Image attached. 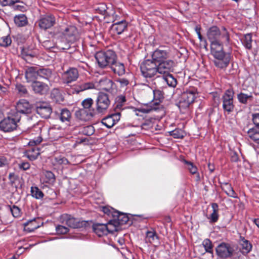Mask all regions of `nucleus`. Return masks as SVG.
Here are the masks:
<instances>
[{"label": "nucleus", "mask_w": 259, "mask_h": 259, "mask_svg": "<svg viewBox=\"0 0 259 259\" xmlns=\"http://www.w3.org/2000/svg\"><path fill=\"white\" fill-rule=\"evenodd\" d=\"M21 117L18 113H11L0 121V130L6 133L16 130Z\"/></svg>", "instance_id": "nucleus-1"}, {"label": "nucleus", "mask_w": 259, "mask_h": 259, "mask_svg": "<svg viewBox=\"0 0 259 259\" xmlns=\"http://www.w3.org/2000/svg\"><path fill=\"white\" fill-rule=\"evenodd\" d=\"M95 57L99 66L102 68L108 66H110L111 64L117 59L115 53L111 50L99 51L96 53Z\"/></svg>", "instance_id": "nucleus-2"}, {"label": "nucleus", "mask_w": 259, "mask_h": 259, "mask_svg": "<svg viewBox=\"0 0 259 259\" xmlns=\"http://www.w3.org/2000/svg\"><path fill=\"white\" fill-rule=\"evenodd\" d=\"M207 36L210 41H229V34L225 27L220 29L217 26L211 27L207 31Z\"/></svg>", "instance_id": "nucleus-3"}, {"label": "nucleus", "mask_w": 259, "mask_h": 259, "mask_svg": "<svg viewBox=\"0 0 259 259\" xmlns=\"http://www.w3.org/2000/svg\"><path fill=\"white\" fill-rule=\"evenodd\" d=\"M140 69L142 74L145 78H152L158 75L157 65L152 60H145L141 65Z\"/></svg>", "instance_id": "nucleus-4"}, {"label": "nucleus", "mask_w": 259, "mask_h": 259, "mask_svg": "<svg viewBox=\"0 0 259 259\" xmlns=\"http://www.w3.org/2000/svg\"><path fill=\"white\" fill-rule=\"evenodd\" d=\"M93 103V100L91 98L85 99L82 101L81 105L83 108L78 112L81 120H89L95 116L96 112L92 108Z\"/></svg>", "instance_id": "nucleus-5"}, {"label": "nucleus", "mask_w": 259, "mask_h": 259, "mask_svg": "<svg viewBox=\"0 0 259 259\" xmlns=\"http://www.w3.org/2000/svg\"><path fill=\"white\" fill-rule=\"evenodd\" d=\"M116 224H113L111 221H109L107 224H95L93 225V229L99 237H102L117 231Z\"/></svg>", "instance_id": "nucleus-6"}, {"label": "nucleus", "mask_w": 259, "mask_h": 259, "mask_svg": "<svg viewBox=\"0 0 259 259\" xmlns=\"http://www.w3.org/2000/svg\"><path fill=\"white\" fill-rule=\"evenodd\" d=\"M196 98V93L194 90L184 92L180 98L178 106L180 109L187 108Z\"/></svg>", "instance_id": "nucleus-7"}, {"label": "nucleus", "mask_w": 259, "mask_h": 259, "mask_svg": "<svg viewBox=\"0 0 259 259\" xmlns=\"http://www.w3.org/2000/svg\"><path fill=\"white\" fill-rule=\"evenodd\" d=\"M234 92L232 89L226 90L222 96L223 108L225 111L230 113L233 111Z\"/></svg>", "instance_id": "nucleus-8"}, {"label": "nucleus", "mask_w": 259, "mask_h": 259, "mask_svg": "<svg viewBox=\"0 0 259 259\" xmlns=\"http://www.w3.org/2000/svg\"><path fill=\"white\" fill-rule=\"evenodd\" d=\"M110 101L107 95L100 93L96 100V111L99 113H104L108 109Z\"/></svg>", "instance_id": "nucleus-9"}, {"label": "nucleus", "mask_w": 259, "mask_h": 259, "mask_svg": "<svg viewBox=\"0 0 259 259\" xmlns=\"http://www.w3.org/2000/svg\"><path fill=\"white\" fill-rule=\"evenodd\" d=\"M59 36L61 37V39L73 43L77 39L76 28L74 26H70L62 29Z\"/></svg>", "instance_id": "nucleus-10"}, {"label": "nucleus", "mask_w": 259, "mask_h": 259, "mask_svg": "<svg viewBox=\"0 0 259 259\" xmlns=\"http://www.w3.org/2000/svg\"><path fill=\"white\" fill-rule=\"evenodd\" d=\"M170 51L167 47H159L155 50L152 55V60L155 62L159 63L165 61L169 58Z\"/></svg>", "instance_id": "nucleus-11"}, {"label": "nucleus", "mask_w": 259, "mask_h": 259, "mask_svg": "<svg viewBox=\"0 0 259 259\" xmlns=\"http://www.w3.org/2000/svg\"><path fill=\"white\" fill-rule=\"evenodd\" d=\"M174 66L175 62L172 60L159 62L157 65L158 74L162 75L168 74L173 71Z\"/></svg>", "instance_id": "nucleus-12"}, {"label": "nucleus", "mask_w": 259, "mask_h": 259, "mask_svg": "<svg viewBox=\"0 0 259 259\" xmlns=\"http://www.w3.org/2000/svg\"><path fill=\"white\" fill-rule=\"evenodd\" d=\"M233 249L227 243H222L216 248L218 255L222 258H226L231 256L233 252Z\"/></svg>", "instance_id": "nucleus-13"}, {"label": "nucleus", "mask_w": 259, "mask_h": 259, "mask_svg": "<svg viewBox=\"0 0 259 259\" xmlns=\"http://www.w3.org/2000/svg\"><path fill=\"white\" fill-rule=\"evenodd\" d=\"M36 111L41 117L48 118L50 117L52 109L49 103L42 102L37 104Z\"/></svg>", "instance_id": "nucleus-14"}, {"label": "nucleus", "mask_w": 259, "mask_h": 259, "mask_svg": "<svg viewBox=\"0 0 259 259\" xmlns=\"http://www.w3.org/2000/svg\"><path fill=\"white\" fill-rule=\"evenodd\" d=\"M17 111L14 113H18L26 115L31 113L32 110V106L28 101L25 99L20 100L16 106Z\"/></svg>", "instance_id": "nucleus-15"}, {"label": "nucleus", "mask_w": 259, "mask_h": 259, "mask_svg": "<svg viewBox=\"0 0 259 259\" xmlns=\"http://www.w3.org/2000/svg\"><path fill=\"white\" fill-rule=\"evenodd\" d=\"M59 221L64 225L72 228L80 227V224L78 220L68 214H63L59 218Z\"/></svg>", "instance_id": "nucleus-16"}, {"label": "nucleus", "mask_w": 259, "mask_h": 259, "mask_svg": "<svg viewBox=\"0 0 259 259\" xmlns=\"http://www.w3.org/2000/svg\"><path fill=\"white\" fill-rule=\"evenodd\" d=\"M211 53L214 57H221L220 55L225 53L223 51V44H228L229 41H210Z\"/></svg>", "instance_id": "nucleus-17"}, {"label": "nucleus", "mask_w": 259, "mask_h": 259, "mask_svg": "<svg viewBox=\"0 0 259 259\" xmlns=\"http://www.w3.org/2000/svg\"><path fill=\"white\" fill-rule=\"evenodd\" d=\"M79 76L78 70L75 68H70L62 74L64 83H69L77 80Z\"/></svg>", "instance_id": "nucleus-18"}, {"label": "nucleus", "mask_w": 259, "mask_h": 259, "mask_svg": "<svg viewBox=\"0 0 259 259\" xmlns=\"http://www.w3.org/2000/svg\"><path fill=\"white\" fill-rule=\"evenodd\" d=\"M221 57H214V65L220 68H226L229 65L231 59L230 53H224L220 55Z\"/></svg>", "instance_id": "nucleus-19"}, {"label": "nucleus", "mask_w": 259, "mask_h": 259, "mask_svg": "<svg viewBox=\"0 0 259 259\" xmlns=\"http://www.w3.org/2000/svg\"><path fill=\"white\" fill-rule=\"evenodd\" d=\"M31 88L35 94L40 95L46 94L50 89L47 84L39 81L33 82L31 84Z\"/></svg>", "instance_id": "nucleus-20"}, {"label": "nucleus", "mask_w": 259, "mask_h": 259, "mask_svg": "<svg viewBox=\"0 0 259 259\" xmlns=\"http://www.w3.org/2000/svg\"><path fill=\"white\" fill-rule=\"evenodd\" d=\"M120 118V113L112 114L104 117L102 120V123L107 128H111L116 124Z\"/></svg>", "instance_id": "nucleus-21"}, {"label": "nucleus", "mask_w": 259, "mask_h": 259, "mask_svg": "<svg viewBox=\"0 0 259 259\" xmlns=\"http://www.w3.org/2000/svg\"><path fill=\"white\" fill-rule=\"evenodd\" d=\"M159 110L163 111V107L157 102L146 104L136 109V111L143 113H148L152 111H157Z\"/></svg>", "instance_id": "nucleus-22"}, {"label": "nucleus", "mask_w": 259, "mask_h": 259, "mask_svg": "<svg viewBox=\"0 0 259 259\" xmlns=\"http://www.w3.org/2000/svg\"><path fill=\"white\" fill-rule=\"evenodd\" d=\"M55 23V17L52 15H48L39 20V26L43 29H47L53 26Z\"/></svg>", "instance_id": "nucleus-23"}, {"label": "nucleus", "mask_w": 259, "mask_h": 259, "mask_svg": "<svg viewBox=\"0 0 259 259\" xmlns=\"http://www.w3.org/2000/svg\"><path fill=\"white\" fill-rule=\"evenodd\" d=\"M113 214V220L111 221L113 224L117 223V229L118 225L125 224L129 221V219L125 213H121L116 210Z\"/></svg>", "instance_id": "nucleus-24"}, {"label": "nucleus", "mask_w": 259, "mask_h": 259, "mask_svg": "<svg viewBox=\"0 0 259 259\" xmlns=\"http://www.w3.org/2000/svg\"><path fill=\"white\" fill-rule=\"evenodd\" d=\"M127 23L125 20H121L114 23L111 26V30L117 34H121L127 29Z\"/></svg>", "instance_id": "nucleus-25"}, {"label": "nucleus", "mask_w": 259, "mask_h": 259, "mask_svg": "<svg viewBox=\"0 0 259 259\" xmlns=\"http://www.w3.org/2000/svg\"><path fill=\"white\" fill-rule=\"evenodd\" d=\"M38 77V71L36 68L31 67L28 68L25 71V78L29 82L36 81V79Z\"/></svg>", "instance_id": "nucleus-26"}, {"label": "nucleus", "mask_w": 259, "mask_h": 259, "mask_svg": "<svg viewBox=\"0 0 259 259\" xmlns=\"http://www.w3.org/2000/svg\"><path fill=\"white\" fill-rule=\"evenodd\" d=\"M112 71L119 76L122 75L125 73V67L123 63L117 61L115 60L114 63H112L110 66Z\"/></svg>", "instance_id": "nucleus-27"}, {"label": "nucleus", "mask_w": 259, "mask_h": 259, "mask_svg": "<svg viewBox=\"0 0 259 259\" xmlns=\"http://www.w3.org/2000/svg\"><path fill=\"white\" fill-rule=\"evenodd\" d=\"M100 83L103 86V90L111 93L115 92V84L111 79H103L100 81Z\"/></svg>", "instance_id": "nucleus-28"}, {"label": "nucleus", "mask_w": 259, "mask_h": 259, "mask_svg": "<svg viewBox=\"0 0 259 259\" xmlns=\"http://www.w3.org/2000/svg\"><path fill=\"white\" fill-rule=\"evenodd\" d=\"M146 241L150 243H158L159 238L156 231L153 229L148 230L146 233Z\"/></svg>", "instance_id": "nucleus-29"}, {"label": "nucleus", "mask_w": 259, "mask_h": 259, "mask_svg": "<svg viewBox=\"0 0 259 259\" xmlns=\"http://www.w3.org/2000/svg\"><path fill=\"white\" fill-rule=\"evenodd\" d=\"M38 220L34 219L25 223L24 225L25 230L31 232L38 228L40 226V223L37 222Z\"/></svg>", "instance_id": "nucleus-30"}, {"label": "nucleus", "mask_w": 259, "mask_h": 259, "mask_svg": "<svg viewBox=\"0 0 259 259\" xmlns=\"http://www.w3.org/2000/svg\"><path fill=\"white\" fill-rule=\"evenodd\" d=\"M55 176L51 171H46L44 172V175L41 178V181L44 183L53 185L55 182Z\"/></svg>", "instance_id": "nucleus-31"}, {"label": "nucleus", "mask_w": 259, "mask_h": 259, "mask_svg": "<svg viewBox=\"0 0 259 259\" xmlns=\"http://www.w3.org/2000/svg\"><path fill=\"white\" fill-rule=\"evenodd\" d=\"M25 124L27 125V128H29L34 127L37 124V117L34 115L30 113L24 115Z\"/></svg>", "instance_id": "nucleus-32"}, {"label": "nucleus", "mask_w": 259, "mask_h": 259, "mask_svg": "<svg viewBox=\"0 0 259 259\" xmlns=\"http://www.w3.org/2000/svg\"><path fill=\"white\" fill-rule=\"evenodd\" d=\"M221 188L228 196L235 198H237L236 193L234 191L231 184L228 183H222Z\"/></svg>", "instance_id": "nucleus-33"}, {"label": "nucleus", "mask_w": 259, "mask_h": 259, "mask_svg": "<svg viewBox=\"0 0 259 259\" xmlns=\"http://www.w3.org/2000/svg\"><path fill=\"white\" fill-rule=\"evenodd\" d=\"M212 212L210 214L208 219L211 223H215L218 221L219 219V206L217 203H213L211 204Z\"/></svg>", "instance_id": "nucleus-34"}, {"label": "nucleus", "mask_w": 259, "mask_h": 259, "mask_svg": "<svg viewBox=\"0 0 259 259\" xmlns=\"http://www.w3.org/2000/svg\"><path fill=\"white\" fill-rule=\"evenodd\" d=\"M52 163L54 165L64 166L68 164L69 161L67 158L61 155L56 156L52 159Z\"/></svg>", "instance_id": "nucleus-35"}, {"label": "nucleus", "mask_w": 259, "mask_h": 259, "mask_svg": "<svg viewBox=\"0 0 259 259\" xmlns=\"http://www.w3.org/2000/svg\"><path fill=\"white\" fill-rule=\"evenodd\" d=\"M237 99L239 102L243 104H247L248 102H251L253 100L252 94H247L240 93L237 95Z\"/></svg>", "instance_id": "nucleus-36"}, {"label": "nucleus", "mask_w": 259, "mask_h": 259, "mask_svg": "<svg viewBox=\"0 0 259 259\" xmlns=\"http://www.w3.org/2000/svg\"><path fill=\"white\" fill-rule=\"evenodd\" d=\"M93 9L97 13L104 16L108 15V12L107 11V7L106 5L104 3L95 4L93 6Z\"/></svg>", "instance_id": "nucleus-37"}, {"label": "nucleus", "mask_w": 259, "mask_h": 259, "mask_svg": "<svg viewBox=\"0 0 259 259\" xmlns=\"http://www.w3.org/2000/svg\"><path fill=\"white\" fill-rule=\"evenodd\" d=\"M40 154L39 149L37 148L32 147L27 150L26 155L30 160L36 159Z\"/></svg>", "instance_id": "nucleus-38"}, {"label": "nucleus", "mask_w": 259, "mask_h": 259, "mask_svg": "<svg viewBox=\"0 0 259 259\" xmlns=\"http://www.w3.org/2000/svg\"><path fill=\"white\" fill-rule=\"evenodd\" d=\"M95 88V85L93 82H88L83 83L78 86H77L74 89V92L78 94L80 92L83 91L84 90L93 89Z\"/></svg>", "instance_id": "nucleus-39"}, {"label": "nucleus", "mask_w": 259, "mask_h": 259, "mask_svg": "<svg viewBox=\"0 0 259 259\" xmlns=\"http://www.w3.org/2000/svg\"><path fill=\"white\" fill-rule=\"evenodd\" d=\"M248 136L256 143L259 144V128H252L247 132Z\"/></svg>", "instance_id": "nucleus-40"}, {"label": "nucleus", "mask_w": 259, "mask_h": 259, "mask_svg": "<svg viewBox=\"0 0 259 259\" xmlns=\"http://www.w3.org/2000/svg\"><path fill=\"white\" fill-rule=\"evenodd\" d=\"M51 97L56 103H60L64 100L61 92L57 89H54L52 91Z\"/></svg>", "instance_id": "nucleus-41"}, {"label": "nucleus", "mask_w": 259, "mask_h": 259, "mask_svg": "<svg viewBox=\"0 0 259 259\" xmlns=\"http://www.w3.org/2000/svg\"><path fill=\"white\" fill-rule=\"evenodd\" d=\"M241 252L243 254H247L252 249L251 244L247 240L243 238L240 242Z\"/></svg>", "instance_id": "nucleus-42"}, {"label": "nucleus", "mask_w": 259, "mask_h": 259, "mask_svg": "<svg viewBox=\"0 0 259 259\" xmlns=\"http://www.w3.org/2000/svg\"><path fill=\"white\" fill-rule=\"evenodd\" d=\"M162 78L169 87L175 88L177 84L176 79L170 73L162 75Z\"/></svg>", "instance_id": "nucleus-43"}, {"label": "nucleus", "mask_w": 259, "mask_h": 259, "mask_svg": "<svg viewBox=\"0 0 259 259\" xmlns=\"http://www.w3.org/2000/svg\"><path fill=\"white\" fill-rule=\"evenodd\" d=\"M38 76L49 80L52 75V72L50 69L42 68L38 69Z\"/></svg>", "instance_id": "nucleus-44"}, {"label": "nucleus", "mask_w": 259, "mask_h": 259, "mask_svg": "<svg viewBox=\"0 0 259 259\" xmlns=\"http://www.w3.org/2000/svg\"><path fill=\"white\" fill-rule=\"evenodd\" d=\"M242 44L246 49H251L252 48V36L250 33H247L244 35L241 39Z\"/></svg>", "instance_id": "nucleus-45"}, {"label": "nucleus", "mask_w": 259, "mask_h": 259, "mask_svg": "<svg viewBox=\"0 0 259 259\" xmlns=\"http://www.w3.org/2000/svg\"><path fill=\"white\" fill-rule=\"evenodd\" d=\"M184 162L188 165L187 168L189 170L190 172L192 174V175L194 174H197V180L199 181L200 180V177L199 175L198 174L197 172V167L193 164V163H192L190 161H188L186 160H184Z\"/></svg>", "instance_id": "nucleus-46"}, {"label": "nucleus", "mask_w": 259, "mask_h": 259, "mask_svg": "<svg viewBox=\"0 0 259 259\" xmlns=\"http://www.w3.org/2000/svg\"><path fill=\"white\" fill-rule=\"evenodd\" d=\"M14 21L15 24L18 26H23L27 22V18L23 14L16 16L14 18Z\"/></svg>", "instance_id": "nucleus-47"}, {"label": "nucleus", "mask_w": 259, "mask_h": 259, "mask_svg": "<svg viewBox=\"0 0 259 259\" xmlns=\"http://www.w3.org/2000/svg\"><path fill=\"white\" fill-rule=\"evenodd\" d=\"M31 194L32 196L36 199H42L44 196L42 192L37 187H31Z\"/></svg>", "instance_id": "nucleus-48"}, {"label": "nucleus", "mask_w": 259, "mask_h": 259, "mask_svg": "<svg viewBox=\"0 0 259 259\" xmlns=\"http://www.w3.org/2000/svg\"><path fill=\"white\" fill-rule=\"evenodd\" d=\"M79 132L84 135L91 136L94 134L95 128L93 125H87L81 127Z\"/></svg>", "instance_id": "nucleus-49"}, {"label": "nucleus", "mask_w": 259, "mask_h": 259, "mask_svg": "<svg viewBox=\"0 0 259 259\" xmlns=\"http://www.w3.org/2000/svg\"><path fill=\"white\" fill-rule=\"evenodd\" d=\"M70 118L71 113L68 110L63 109L61 110L59 115V118L62 122L68 121Z\"/></svg>", "instance_id": "nucleus-50"}, {"label": "nucleus", "mask_w": 259, "mask_h": 259, "mask_svg": "<svg viewBox=\"0 0 259 259\" xmlns=\"http://www.w3.org/2000/svg\"><path fill=\"white\" fill-rule=\"evenodd\" d=\"M126 102L125 97L122 95L117 96L115 99V108L120 109Z\"/></svg>", "instance_id": "nucleus-51"}, {"label": "nucleus", "mask_w": 259, "mask_h": 259, "mask_svg": "<svg viewBox=\"0 0 259 259\" xmlns=\"http://www.w3.org/2000/svg\"><path fill=\"white\" fill-rule=\"evenodd\" d=\"M169 135L174 138L182 139L184 137L185 133L183 130L179 128H176L169 132Z\"/></svg>", "instance_id": "nucleus-52"}, {"label": "nucleus", "mask_w": 259, "mask_h": 259, "mask_svg": "<svg viewBox=\"0 0 259 259\" xmlns=\"http://www.w3.org/2000/svg\"><path fill=\"white\" fill-rule=\"evenodd\" d=\"M12 40L9 35L0 37V46L7 47L11 44Z\"/></svg>", "instance_id": "nucleus-53"}, {"label": "nucleus", "mask_w": 259, "mask_h": 259, "mask_svg": "<svg viewBox=\"0 0 259 259\" xmlns=\"http://www.w3.org/2000/svg\"><path fill=\"white\" fill-rule=\"evenodd\" d=\"M202 245L204 247L206 252L212 253V244L211 241L209 239H204L202 242Z\"/></svg>", "instance_id": "nucleus-54"}, {"label": "nucleus", "mask_w": 259, "mask_h": 259, "mask_svg": "<svg viewBox=\"0 0 259 259\" xmlns=\"http://www.w3.org/2000/svg\"><path fill=\"white\" fill-rule=\"evenodd\" d=\"M22 55L24 59L27 61L29 59L34 57L35 54L34 53L30 52L29 50L23 49L22 51Z\"/></svg>", "instance_id": "nucleus-55"}, {"label": "nucleus", "mask_w": 259, "mask_h": 259, "mask_svg": "<svg viewBox=\"0 0 259 259\" xmlns=\"http://www.w3.org/2000/svg\"><path fill=\"white\" fill-rule=\"evenodd\" d=\"M153 94L155 101L153 103L157 102L159 104L160 102V100L163 98L162 92L159 90H153Z\"/></svg>", "instance_id": "nucleus-56"}, {"label": "nucleus", "mask_w": 259, "mask_h": 259, "mask_svg": "<svg viewBox=\"0 0 259 259\" xmlns=\"http://www.w3.org/2000/svg\"><path fill=\"white\" fill-rule=\"evenodd\" d=\"M70 43L66 41L65 39H61L60 41L58 42V47L61 50H68L70 47Z\"/></svg>", "instance_id": "nucleus-57"}, {"label": "nucleus", "mask_w": 259, "mask_h": 259, "mask_svg": "<svg viewBox=\"0 0 259 259\" xmlns=\"http://www.w3.org/2000/svg\"><path fill=\"white\" fill-rule=\"evenodd\" d=\"M102 211L109 216L112 215L113 217V213L116 211L114 208L109 206H104L102 207Z\"/></svg>", "instance_id": "nucleus-58"}, {"label": "nucleus", "mask_w": 259, "mask_h": 259, "mask_svg": "<svg viewBox=\"0 0 259 259\" xmlns=\"http://www.w3.org/2000/svg\"><path fill=\"white\" fill-rule=\"evenodd\" d=\"M42 140V138L40 136H38L34 139L30 140L28 143L29 146H34L39 144Z\"/></svg>", "instance_id": "nucleus-59"}, {"label": "nucleus", "mask_w": 259, "mask_h": 259, "mask_svg": "<svg viewBox=\"0 0 259 259\" xmlns=\"http://www.w3.org/2000/svg\"><path fill=\"white\" fill-rule=\"evenodd\" d=\"M56 230L58 234H65L68 232L69 229L63 225H58L56 227Z\"/></svg>", "instance_id": "nucleus-60"}, {"label": "nucleus", "mask_w": 259, "mask_h": 259, "mask_svg": "<svg viewBox=\"0 0 259 259\" xmlns=\"http://www.w3.org/2000/svg\"><path fill=\"white\" fill-rule=\"evenodd\" d=\"M11 211L14 217L17 218L20 215V209L18 207L15 205H13V207L11 208Z\"/></svg>", "instance_id": "nucleus-61"}, {"label": "nucleus", "mask_w": 259, "mask_h": 259, "mask_svg": "<svg viewBox=\"0 0 259 259\" xmlns=\"http://www.w3.org/2000/svg\"><path fill=\"white\" fill-rule=\"evenodd\" d=\"M19 2V0H0V4L3 6L13 5Z\"/></svg>", "instance_id": "nucleus-62"}, {"label": "nucleus", "mask_w": 259, "mask_h": 259, "mask_svg": "<svg viewBox=\"0 0 259 259\" xmlns=\"http://www.w3.org/2000/svg\"><path fill=\"white\" fill-rule=\"evenodd\" d=\"M116 81L120 83L121 87H124L128 84L129 81L124 78H119L116 80Z\"/></svg>", "instance_id": "nucleus-63"}, {"label": "nucleus", "mask_w": 259, "mask_h": 259, "mask_svg": "<svg viewBox=\"0 0 259 259\" xmlns=\"http://www.w3.org/2000/svg\"><path fill=\"white\" fill-rule=\"evenodd\" d=\"M252 120L256 126H259V113L253 114Z\"/></svg>", "instance_id": "nucleus-64"}]
</instances>
